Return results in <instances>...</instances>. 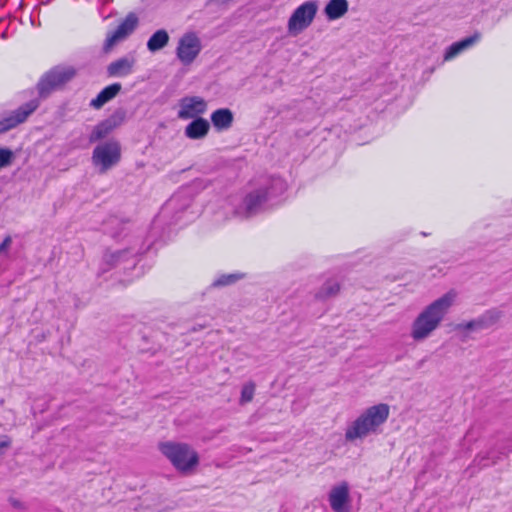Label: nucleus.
<instances>
[{
	"label": "nucleus",
	"mask_w": 512,
	"mask_h": 512,
	"mask_svg": "<svg viewBox=\"0 0 512 512\" xmlns=\"http://www.w3.org/2000/svg\"><path fill=\"white\" fill-rule=\"evenodd\" d=\"M455 297L456 293L449 291L429 304L413 321L411 337L415 341H422L428 338L439 327L452 306Z\"/></svg>",
	"instance_id": "f257e3e1"
},
{
	"label": "nucleus",
	"mask_w": 512,
	"mask_h": 512,
	"mask_svg": "<svg viewBox=\"0 0 512 512\" xmlns=\"http://www.w3.org/2000/svg\"><path fill=\"white\" fill-rule=\"evenodd\" d=\"M287 185L280 177H271L259 188L247 193L241 204L236 208L235 214L240 217H252L268 207L269 202L284 193Z\"/></svg>",
	"instance_id": "f03ea898"
},
{
	"label": "nucleus",
	"mask_w": 512,
	"mask_h": 512,
	"mask_svg": "<svg viewBox=\"0 0 512 512\" xmlns=\"http://www.w3.org/2000/svg\"><path fill=\"white\" fill-rule=\"evenodd\" d=\"M389 411L390 408L385 403L367 408L346 428V441L362 440L370 434L377 433L379 427L388 419Z\"/></svg>",
	"instance_id": "7ed1b4c3"
},
{
	"label": "nucleus",
	"mask_w": 512,
	"mask_h": 512,
	"mask_svg": "<svg viewBox=\"0 0 512 512\" xmlns=\"http://www.w3.org/2000/svg\"><path fill=\"white\" fill-rule=\"evenodd\" d=\"M148 248H144L140 239L134 238L125 249L117 251L106 250L102 256L99 273H105L119 266H123L124 269L134 267L139 255L145 253Z\"/></svg>",
	"instance_id": "20e7f679"
},
{
	"label": "nucleus",
	"mask_w": 512,
	"mask_h": 512,
	"mask_svg": "<svg viewBox=\"0 0 512 512\" xmlns=\"http://www.w3.org/2000/svg\"><path fill=\"white\" fill-rule=\"evenodd\" d=\"M159 450L179 472L184 474L191 472L199 463L197 452L186 443H160Z\"/></svg>",
	"instance_id": "39448f33"
},
{
	"label": "nucleus",
	"mask_w": 512,
	"mask_h": 512,
	"mask_svg": "<svg viewBox=\"0 0 512 512\" xmlns=\"http://www.w3.org/2000/svg\"><path fill=\"white\" fill-rule=\"evenodd\" d=\"M76 76L73 66L58 65L47 71L39 80L37 89L40 97L45 98L51 92L61 89Z\"/></svg>",
	"instance_id": "423d86ee"
},
{
	"label": "nucleus",
	"mask_w": 512,
	"mask_h": 512,
	"mask_svg": "<svg viewBox=\"0 0 512 512\" xmlns=\"http://www.w3.org/2000/svg\"><path fill=\"white\" fill-rule=\"evenodd\" d=\"M319 10L318 0H308L300 4L287 21V32L296 37L308 29L316 18Z\"/></svg>",
	"instance_id": "0eeeda50"
},
{
	"label": "nucleus",
	"mask_w": 512,
	"mask_h": 512,
	"mask_svg": "<svg viewBox=\"0 0 512 512\" xmlns=\"http://www.w3.org/2000/svg\"><path fill=\"white\" fill-rule=\"evenodd\" d=\"M121 159V147L117 141L110 140L97 145L92 153V163L100 174L106 173Z\"/></svg>",
	"instance_id": "6e6552de"
},
{
	"label": "nucleus",
	"mask_w": 512,
	"mask_h": 512,
	"mask_svg": "<svg viewBox=\"0 0 512 512\" xmlns=\"http://www.w3.org/2000/svg\"><path fill=\"white\" fill-rule=\"evenodd\" d=\"M201 50L200 38L194 32H187L178 41L176 56L183 65L188 66L194 62Z\"/></svg>",
	"instance_id": "1a4fd4ad"
},
{
	"label": "nucleus",
	"mask_w": 512,
	"mask_h": 512,
	"mask_svg": "<svg viewBox=\"0 0 512 512\" xmlns=\"http://www.w3.org/2000/svg\"><path fill=\"white\" fill-rule=\"evenodd\" d=\"M179 119L188 120L201 118L207 111V102L199 96H185L179 100Z\"/></svg>",
	"instance_id": "9d476101"
},
{
	"label": "nucleus",
	"mask_w": 512,
	"mask_h": 512,
	"mask_svg": "<svg viewBox=\"0 0 512 512\" xmlns=\"http://www.w3.org/2000/svg\"><path fill=\"white\" fill-rule=\"evenodd\" d=\"M126 118V111L122 108L115 110L107 119L98 123L92 130L89 141H99L108 136L116 127L120 126Z\"/></svg>",
	"instance_id": "9b49d317"
},
{
	"label": "nucleus",
	"mask_w": 512,
	"mask_h": 512,
	"mask_svg": "<svg viewBox=\"0 0 512 512\" xmlns=\"http://www.w3.org/2000/svg\"><path fill=\"white\" fill-rule=\"evenodd\" d=\"M37 107L38 101L32 100L11 112L9 115L3 117L0 120V134H3L15 128L18 124L23 123L27 117L37 109Z\"/></svg>",
	"instance_id": "f8f14e48"
},
{
	"label": "nucleus",
	"mask_w": 512,
	"mask_h": 512,
	"mask_svg": "<svg viewBox=\"0 0 512 512\" xmlns=\"http://www.w3.org/2000/svg\"><path fill=\"white\" fill-rule=\"evenodd\" d=\"M191 202L192 198L189 190L181 189L164 204L161 214L166 216L171 212H175L173 221L178 222L181 219L180 213H183L188 207H190Z\"/></svg>",
	"instance_id": "ddd939ff"
},
{
	"label": "nucleus",
	"mask_w": 512,
	"mask_h": 512,
	"mask_svg": "<svg viewBox=\"0 0 512 512\" xmlns=\"http://www.w3.org/2000/svg\"><path fill=\"white\" fill-rule=\"evenodd\" d=\"M138 24V17L134 13H129L126 18L117 26V28L107 35L104 49H111L117 42L130 35Z\"/></svg>",
	"instance_id": "4468645a"
},
{
	"label": "nucleus",
	"mask_w": 512,
	"mask_h": 512,
	"mask_svg": "<svg viewBox=\"0 0 512 512\" xmlns=\"http://www.w3.org/2000/svg\"><path fill=\"white\" fill-rule=\"evenodd\" d=\"M349 501V486L346 482L334 486L329 493V503L334 512H349L346 508Z\"/></svg>",
	"instance_id": "2eb2a0df"
},
{
	"label": "nucleus",
	"mask_w": 512,
	"mask_h": 512,
	"mask_svg": "<svg viewBox=\"0 0 512 512\" xmlns=\"http://www.w3.org/2000/svg\"><path fill=\"white\" fill-rule=\"evenodd\" d=\"M136 60L134 57H122L107 66L109 77L123 78L133 73Z\"/></svg>",
	"instance_id": "dca6fc26"
},
{
	"label": "nucleus",
	"mask_w": 512,
	"mask_h": 512,
	"mask_svg": "<svg viewBox=\"0 0 512 512\" xmlns=\"http://www.w3.org/2000/svg\"><path fill=\"white\" fill-rule=\"evenodd\" d=\"M480 38L481 34L479 32H475L473 35L469 37L454 42L446 49L444 54V61H450L454 59L456 56H458L465 50L472 47L475 43H477L480 40Z\"/></svg>",
	"instance_id": "f3484780"
},
{
	"label": "nucleus",
	"mask_w": 512,
	"mask_h": 512,
	"mask_svg": "<svg viewBox=\"0 0 512 512\" xmlns=\"http://www.w3.org/2000/svg\"><path fill=\"white\" fill-rule=\"evenodd\" d=\"M210 130V123L204 118L192 119L185 127L184 135L191 140L204 139Z\"/></svg>",
	"instance_id": "a211bd4d"
},
{
	"label": "nucleus",
	"mask_w": 512,
	"mask_h": 512,
	"mask_svg": "<svg viewBox=\"0 0 512 512\" xmlns=\"http://www.w3.org/2000/svg\"><path fill=\"white\" fill-rule=\"evenodd\" d=\"M122 86L120 83H113L102 89L98 95L91 100L90 106L94 109L102 108L107 102L112 100L120 92Z\"/></svg>",
	"instance_id": "6ab92c4d"
},
{
	"label": "nucleus",
	"mask_w": 512,
	"mask_h": 512,
	"mask_svg": "<svg viewBox=\"0 0 512 512\" xmlns=\"http://www.w3.org/2000/svg\"><path fill=\"white\" fill-rule=\"evenodd\" d=\"M349 10L347 0H329L324 7V14L330 21L342 18Z\"/></svg>",
	"instance_id": "aec40b11"
},
{
	"label": "nucleus",
	"mask_w": 512,
	"mask_h": 512,
	"mask_svg": "<svg viewBox=\"0 0 512 512\" xmlns=\"http://www.w3.org/2000/svg\"><path fill=\"white\" fill-rule=\"evenodd\" d=\"M233 120V113L228 108L217 109L211 114V122L218 131L229 129L233 124Z\"/></svg>",
	"instance_id": "412c9836"
},
{
	"label": "nucleus",
	"mask_w": 512,
	"mask_h": 512,
	"mask_svg": "<svg viewBox=\"0 0 512 512\" xmlns=\"http://www.w3.org/2000/svg\"><path fill=\"white\" fill-rule=\"evenodd\" d=\"M104 230L112 238L118 240L126 236L127 223L117 217H111L106 221Z\"/></svg>",
	"instance_id": "4be33fe9"
},
{
	"label": "nucleus",
	"mask_w": 512,
	"mask_h": 512,
	"mask_svg": "<svg viewBox=\"0 0 512 512\" xmlns=\"http://www.w3.org/2000/svg\"><path fill=\"white\" fill-rule=\"evenodd\" d=\"M169 39L170 37L168 32L165 29H159L148 39L147 49L150 52L155 53L167 46Z\"/></svg>",
	"instance_id": "5701e85b"
},
{
	"label": "nucleus",
	"mask_w": 512,
	"mask_h": 512,
	"mask_svg": "<svg viewBox=\"0 0 512 512\" xmlns=\"http://www.w3.org/2000/svg\"><path fill=\"white\" fill-rule=\"evenodd\" d=\"M339 290L340 285L338 282L334 280H328L322 285V287L316 293L315 297L319 300H325L337 295Z\"/></svg>",
	"instance_id": "b1692460"
},
{
	"label": "nucleus",
	"mask_w": 512,
	"mask_h": 512,
	"mask_svg": "<svg viewBox=\"0 0 512 512\" xmlns=\"http://www.w3.org/2000/svg\"><path fill=\"white\" fill-rule=\"evenodd\" d=\"M502 316V311L498 309L487 310L479 317L482 328L487 329L493 326L501 319Z\"/></svg>",
	"instance_id": "393cba45"
},
{
	"label": "nucleus",
	"mask_w": 512,
	"mask_h": 512,
	"mask_svg": "<svg viewBox=\"0 0 512 512\" xmlns=\"http://www.w3.org/2000/svg\"><path fill=\"white\" fill-rule=\"evenodd\" d=\"M243 276L244 275L241 273L223 274L213 281L212 286L222 287V286L231 285V284L237 282L238 280L242 279Z\"/></svg>",
	"instance_id": "a878e982"
},
{
	"label": "nucleus",
	"mask_w": 512,
	"mask_h": 512,
	"mask_svg": "<svg viewBox=\"0 0 512 512\" xmlns=\"http://www.w3.org/2000/svg\"><path fill=\"white\" fill-rule=\"evenodd\" d=\"M255 388V383L252 381H249L243 385L241 390L240 404L243 405L253 400Z\"/></svg>",
	"instance_id": "bb28decb"
},
{
	"label": "nucleus",
	"mask_w": 512,
	"mask_h": 512,
	"mask_svg": "<svg viewBox=\"0 0 512 512\" xmlns=\"http://www.w3.org/2000/svg\"><path fill=\"white\" fill-rule=\"evenodd\" d=\"M494 454V451H490L486 455L478 454L474 459V463H476L479 467H487L491 464H495L500 459V457H496Z\"/></svg>",
	"instance_id": "cd10ccee"
},
{
	"label": "nucleus",
	"mask_w": 512,
	"mask_h": 512,
	"mask_svg": "<svg viewBox=\"0 0 512 512\" xmlns=\"http://www.w3.org/2000/svg\"><path fill=\"white\" fill-rule=\"evenodd\" d=\"M14 158L13 152L8 148L0 149V170L9 166Z\"/></svg>",
	"instance_id": "c85d7f7f"
},
{
	"label": "nucleus",
	"mask_w": 512,
	"mask_h": 512,
	"mask_svg": "<svg viewBox=\"0 0 512 512\" xmlns=\"http://www.w3.org/2000/svg\"><path fill=\"white\" fill-rule=\"evenodd\" d=\"M458 329L473 331V330H482L483 328L480 323V319L478 317L477 319H473L471 321L459 324Z\"/></svg>",
	"instance_id": "c756f323"
},
{
	"label": "nucleus",
	"mask_w": 512,
	"mask_h": 512,
	"mask_svg": "<svg viewBox=\"0 0 512 512\" xmlns=\"http://www.w3.org/2000/svg\"><path fill=\"white\" fill-rule=\"evenodd\" d=\"M11 446V439L8 436H2L0 438V455L3 449H7Z\"/></svg>",
	"instance_id": "7c9ffc66"
},
{
	"label": "nucleus",
	"mask_w": 512,
	"mask_h": 512,
	"mask_svg": "<svg viewBox=\"0 0 512 512\" xmlns=\"http://www.w3.org/2000/svg\"><path fill=\"white\" fill-rule=\"evenodd\" d=\"M12 243V239L10 236H6L2 243L0 244V253L6 251Z\"/></svg>",
	"instance_id": "2f4dec72"
},
{
	"label": "nucleus",
	"mask_w": 512,
	"mask_h": 512,
	"mask_svg": "<svg viewBox=\"0 0 512 512\" xmlns=\"http://www.w3.org/2000/svg\"><path fill=\"white\" fill-rule=\"evenodd\" d=\"M9 503L15 508V509H19V510H23L25 509V505L18 499L16 498H13V497H10L9 498Z\"/></svg>",
	"instance_id": "473e14b6"
},
{
	"label": "nucleus",
	"mask_w": 512,
	"mask_h": 512,
	"mask_svg": "<svg viewBox=\"0 0 512 512\" xmlns=\"http://www.w3.org/2000/svg\"><path fill=\"white\" fill-rule=\"evenodd\" d=\"M510 452V450H506V448H503L499 453L501 455H507Z\"/></svg>",
	"instance_id": "72a5a7b5"
},
{
	"label": "nucleus",
	"mask_w": 512,
	"mask_h": 512,
	"mask_svg": "<svg viewBox=\"0 0 512 512\" xmlns=\"http://www.w3.org/2000/svg\"><path fill=\"white\" fill-rule=\"evenodd\" d=\"M424 362H425V359L420 360V361L417 363V367H418V368L422 367V365L424 364Z\"/></svg>",
	"instance_id": "f704fd0d"
}]
</instances>
